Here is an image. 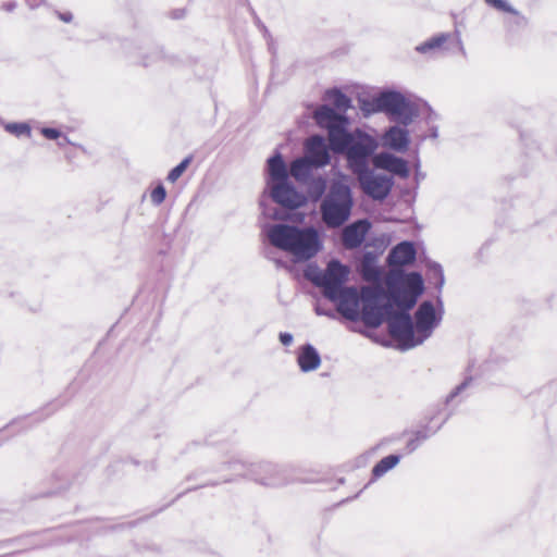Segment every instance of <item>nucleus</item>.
Segmentation results:
<instances>
[{
  "label": "nucleus",
  "mask_w": 557,
  "mask_h": 557,
  "mask_svg": "<svg viewBox=\"0 0 557 557\" xmlns=\"http://www.w3.org/2000/svg\"><path fill=\"white\" fill-rule=\"evenodd\" d=\"M426 438H428V435L425 433L418 432L416 434V436L408 442V444H407L408 451L412 453L413 450H416L419 447V445Z\"/></svg>",
  "instance_id": "29"
},
{
  "label": "nucleus",
  "mask_w": 557,
  "mask_h": 557,
  "mask_svg": "<svg viewBox=\"0 0 557 557\" xmlns=\"http://www.w3.org/2000/svg\"><path fill=\"white\" fill-rule=\"evenodd\" d=\"M313 169L317 168L304 156L290 163L289 175L299 182H304L311 175Z\"/></svg>",
  "instance_id": "21"
},
{
  "label": "nucleus",
  "mask_w": 557,
  "mask_h": 557,
  "mask_svg": "<svg viewBox=\"0 0 557 557\" xmlns=\"http://www.w3.org/2000/svg\"><path fill=\"white\" fill-rule=\"evenodd\" d=\"M313 116L320 127L327 129L330 146L334 143V135L339 137L342 133L347 131V119L335 112V110L329 106L318 108Z\"/></svg>",
  "instance_id": "11"
},
{
  "label": "nucleus",
  "mask_w": 557,
  "mask_h": 557,
  "mask_svg": "<svg viewBox=\"0 0 557 557\" xmlns=\"http://www.w3.org/2000/svg\"><path fill=\"white\" fill-rule=\"evenodd\" d=\"M0 124H4V123L0 120Z\"/></svg>",
  "instance_id": "41"
},
{
  "label": "nucleus",
  "mask_w": 557,
  "mask_h": 557,
  "mask_svg": "<svg viewBox=\"0 0 557 557\" xmlns=\"http://www.w3.org/2000/svg\"><path fill=\"white\" fill-rule=\"evenodd\" d=\"M453 35L450 33H440L425 41L417 45L414 50L426 57L428 59H432L437 57L438 54L447 51V44L451 39Z\"/></svg>",
  "instance_id": "18"
},
{
  "label": "nucleus",
  "mask_w": 557,
  "mask_h": 557,
  "mask_svg": "<svg viewBox=\"0 0 557 557\" xmlns=\"http://www.w3.org/2000/svg\"><path fill=\"white\" fill-rule=\"evenodd\" d=\"M40 134L49 140H59L61 138V132L53 127H41Z\"/></svg>",
  "instance_id": "30"
},
{
  "label": "nucleus",
  "mask_w": 557,
  "mask_h": 557,
  "mask_svg": "<svg viewBox=\"0 0 557 557\" xmlns=\"http://www.w3.org/2000/svg\"><path fill=\"white\" fill-rule=\"evenodd\" d=\"M57 144L59 147H64L65 145L71 144V140L66 135H63L61 133V138L59 140H57Z\"/></svg>",
  "instance_id": "36"
},
{
  "label": "nucleus",
  "mask_w": 557,
  "mask_h": 557,
  "mask_svg": "<svg viewBox=\"0 0 557 557\" xmlns=\"http://www.w3.org/2000/svg\"><path fill=\"white\" fill-rule=\"evenodd\" d=\"M442 313L436 312L434 305L425 300L420 304L419 308L414 313V327L418 341L416 343L423 344L428 339L434 329L441 323Z\"/></svg>",
  "instance_id": "10"
},
{
  "label": "nucleus",
  "mask_w": 557,
  "mask_h": 557,
  "mask_svg": "<svg viewBox=\"0 0 557 557\" xmlns=\"http://www.w3.org/2000/svg\"><path fill=\"white\" fill-rule=\"evenodd\" d=\"M362 109L367 114L383 112L403 126H409L418 116L417 107L401 92L395 90L382 91Z\"/></svg>",
  "instance_id": "6"
},
{
  "label": "nucleus",
  "mask_w": 557,
  "mask_h": 557,
  "mask_svg": "<svg viewBox=\"0 0 557 557\" xmlns=\"http://www.w3.org/2000/svg\"><path fill=\"white\" fill-rule=\"evenodd\" d=\"M284 473V469L270 462L251 466L249 470V474L253 476L255 480L270 486H278L287 483Z\"/></svg>",
  "instance_id": "14"
},
{
  "label": "nucleus",
  "mask_w": 557,
  "mask_h": 557,
  "mask_svg": "<svg viewBox=\"0 0 557 557\" xmlns=\"http://www.w3.org/2000/svg\"><path fill=\"white\" fill-rule=\"evenodd\" d=\"M190 162H191V157H186L185 159H183L176 166H174L169 172L166 180L170 183H175L186 171V169L188 168Z\"/></svg>",
  "instance_id": "26"
},
{
  "label": "nucleus",
  "mask_w": 557,
  "mask_h": 557,
  "mask_svg": "<svg viewBox=\"0 0 557 557\" xmlns=\"http://www.w3.org/2000/svg\"><path fill=\"white\" fill-rule=\"evenodd\" d=\"M330 148L346 157L348 169L355 174L369 168L370 160L375 156L380 144L375 137L361 131L344 132L339 137L333 136Z\"/></svg>",
  "instance_id": "4"
},
{
  "label": "nucleus",
  "mask_w": 557,
  "mask_h": 557,
  "mask_svg": "<svg viewBox=\"0 0 557 557\" xmlns=\"http://www.w3.org/2000/svg\"><path fill=\"white\" fill-rule=\"evenodd\" d=\"M371 224L368 220H358L346 227L342 232V243L347 249H355L363 243Z\"/></svg>",
  "instance_id": "17"
},
{
  "label": "nucleus",
  "mask_w": 557,
  "mask_h": 557,
  "mask_svg": "<svg viewBox=\"0 0 557 557\" xmlns=\"http://www.w3.org/2000/svg\"><path fill=\"white\" fill-rule=\"evenodd\" d=\"M469 385V381H465L459 386L456 387V389L448 396L447 401L453 399L455 396L460 394L467 386Z\"/></svg>",
  "instance_id": "34"
},
{
  "label": "nucleus",
  "mask_w": 557,
  "mask_h": 557,
  "mask_svg": "<svg viewBox=\"0 0 557 557\" xmlns=\"http://www.w3.org/2000/svg\"><path fill=\"white\" fill-rule=\"evenodd\" d=\"M456 37H457V44H458V48H459L460 52L462 54H466V50H465V47H463V44H462L459 33H456Z\"/></svg>",
  "instance_id": "37"
},
{
  "label": "nucleus",
  "mask_w": 557,
  "mask_h": 557,
  "mask_svg": "<svg viewBox=\"0 0 557 557\" xmlns=\"http://www.w3.org/2000/svg\"><path fill=\"white\" fill-rule=\"evenodd\" d=\"M515 18L512 21H508L509 25H515L517 27H523L527 25V18L525 16L521 15L519 11H517V14H513Z\"/></svg>",
  "instance_id": "31"
},
{
  "label": "nucleus",
  "mask_w": 557,
  "mask_h": 557,
  "mask_svg": "<svg viewBox=\"0 0 557 557\" xmlns=\"http://www.w3.org/2000/svg\"><path fill=\"white\" fill-rule=\"evenodd\" d=\"M372 163L375 169L387 171L400 178H407L410 174L408 162L391 152L383 151L376 153L372 159Z\"/></svg>",
  "instance_id": "15"
},
{
  "label": "nucleus",
  "mask_w": 557,
  "mask_h": 557,
  "mask_svg": "<svg viewBox=\"0 0 557 557\" xmlns=\"http://www.w3.org/2000/svg\"><path fill=\"white\" fill-rule=\"evenodd\" d=\"M325 187H326V182L324 178L320 177L314 182V188L317 189L319 196L324 193Z\"/></svg>",
  "instance_id": "32"
},
{
  "label": "nucleus",
  "mask_w": 557,
  "mask_h": 557,
  "mask_svg": "<svg viewBox=\"0 0 557 557\" xmlns=\"http://www.w3.org/2000/svg\"><path fill=\"white\" fill-rule=\"evenodd\" d=\"M381 145L396 152H405L410 145V134L407 126L393 125L381 136Z\"/></svg>",
  "instance_id": "16"
},
{
  "label": "nucleus",
  "mask_w": 557,
  "mask_h": 557,
  "mask_svg": "<svg viewBox=\"0 0 557 557\" xmlns=\"http://www.w3.org/2000/svg\"><path fill=\"white\" fill-rule=\"evenodd\" d=\"M401 309L404 312L399 313H395L393 309L389 314L384 317V320L387 319L389 333L400 343V348H413L420 345L416 343L418 341L416 327L411 317L406 312L409 309Z\"/></svg>",
  "instance_id": "8"
},
{
  "label": "nucleus",
  "mask_w": 557,
  "mask_h": 557,
  "mask_svg": "<svg viewBox=\"0 0 557 557\" xmlns=\"http://www.w3.org/2000/svg\"><path fill=\"white\" fill-rule=\"evenodd\" d=\"M305 157L317 169L327 165L331 161L330 149L325 139L320 135L309 137L305 143Z\"/></svg>",
  "instance_id": "13"
},
{
  "label": "nucleus",
  "mask_w": 557,
  "mask_h": 557,
  "mask_svg": "<svg viewBox=\"0 0 557 557\" xmlns=\"http://www.w3.org/2000/svg\"><path fill=\"white\" fill-rule=\"evenodd\" d=\"M416 248L410 242L397 244L388 253L387 261L392 267L385 283L389 299L399 308L411 309L417 304L418 297L423 293V278L420 273L406 274L400 269L416 260Z\"/></svg>",
  "instance_id": "2"
},
{
  "label": "nucleus",
  "mask_w": 557,
  "mask_h": 557,
  "mask_svg": "<svg viewBox=\"0 0 557 557\" xmlns=\"http://www.w3.org/2000/svg\"><path fill=\"white\" fill-rule=\"evenodd\" d=\"M265 236L272 246L288 252L295 262L314 258L323 247L319 232L312 226L276 223L265 228Z\"/></svg>",
  "instance_id": "3"
},
{
  "label": "nucleus",
  "mask_w": 557,
  "mask_h": 557,
  "mask_svg": "<svg viewBox=\"0 0 557 557\" xmlns=\"http://www.w3.org/2000/svg\"><path fill=\"white\" fill-rule=\"evenodd\" d=\"M485 2L498 11L517 14V10L507 0H485Z\"/></svg>",
  "instance_id": "27"
},
{
  "label": "nucleus",
  "mask_w": 557,
  "mask_h": 557,
  "mask_svg": "<svg viewBox=\"0 0 557 557\" xmlns=\"http://www.w3.org/2000/svg\"><path fill=\"white\" fill-rule=\"evenodd\" d=\"M297 362L304 372H309L320 366L321 358L317 350H301L297 357Z\"/></svg>",
  "instance_id": "22"
},
{
  "label": "nucleus",
  "mask_w": 557,
  "mask_h": 557,
  "mask_svg": "<svg viewBox=\"0 0 557 557\" xmlns=\"http://www.w3.org/2000/svg\"><path fill=\"white\" fill-rule=\"evenodd\" d=\"M166 197V190L162 184H159L150 194V200L153 205H161Z\"/></svg>",
  "instance_id": "28"
},
{
  "label": "nucleus",
  "mask_w": 557,
  "mask_h": 557,
  "mask_svg": "<svg viewBox=\"0 0 557 557\" xmlns=\"http://www.w3.org/2000/svg\"><path fill=\"white\" fill-rule=\"evenodd\" d=\"M434 270L435 272L438 274V278H440V285L442 286L444 284V273H443V269L440 264H435L434 265Z\"/></svg>",
  "instance_id": "35"
},
{
  "label": "nucleus",
  "mask_w": 557,
  "mask_h": 557,
  "mask_svg": "<svg viewBox=\"0 0 557 557\" xmlns=\"http://www.w3.org/2000/svg\"><path fill=\"white\" fill-rule=\"evenodd\" d=\"M304 274L307 280L322 288L326 298H334L337 292L345 288L344 284L348 280L349 269L333 259L327 263L325 270H321L317 264H308Z\"/></svg>",
  "instance_id": "7"
},
{
  "label": "nucleus",
  "mask_w": 557,
  "mask_h": 557,
  "mask_svg": "<svg viewBox=\"0 0 557 557\" xmlns=\"http://www.w3.org/2000/svg\"><path fill=\"white\" fill-rule=\"evenodd\" d=\"M236 466H238L240 469L244 468L243 463H237Z\"/></svg>",
  "instance_id": "40"
},
{
  "label": "nucleus",
  "mask_w": 557,
  "mask_h": 557,
  "mask_svg": "<svg viewBox=\"0 0 557 557\" xmlns=\"http://www.w3.org/2000/svg\"><path fill=\"white\" fill-rule=\"evenodd\" d=\"M301 348L309 349V348H313V346H312V345H310V344H306V345H304Z\"/></svg>",
  "instance_id": "39"
},
{
  "label": "nucleus",
  "mask_w": 557,
  "mask_h": 557,
  "mask_svg": "<svg viewBox=\"0 0 557 557\" xmlns=\"http://www.w3.org/2000/svg\"><path fill=\"white\" fill-rule=\"evenodd\" d=\"M269 189L271 198L284 208L298 209L306 203V197L289 181L272 184Z\"/></svg>",
  "instance_id": "12"
},
{
  "label": "nucleus",
  "mask_w": 557,
  "mask_h": 557,
  "mask_svg": "<svg viewBox=\"0 0 557 557\" xmlns=\"http://www.w3.org/2000/svg\"><path fill=\"white\" fill-rule=\"evenodd\" d=\"M329 299L336 304L343 317L350 321L361 320L369 327L380 326L393 310V304L385 301L382 285L363 286L360 293L356 287H345Z\"/></svg>",
  "instance_id": "1"
},
{
  "label": "nucleus",
  "mask_w": 557,
  "mask_h": 557,
  "mask_svg": "<svg viewBox=\"0 0 557 557\" xmlns=\"http://www.w3.org/2000/svg\"><path fill=\"white\" fill-rule=\"evenodd\" d=\"M360 273L364 281L381 285L382 272L377 265L376 257L373 252H366L360 263Z\"/></svg>",
  "instance_id": "20"
},
{
  "label": "nucleus",
  "mask_w": 557,
  "mask_h": 557,
  "mask_svg": "<svg viewBox=\"0 0 557 557\" xmlns=\"http://www.w3.org/2000/svg\"><path fill=\"white\" fill-rule=\"evenodd\" d=\"M399 456L389 455L380 460L372 470V474L374 478H381L387 471L396 467L399 462Z\"/></svg>",
  "instance_id": "23"
},
{
  "label": "nucleus",
  "mask_w": 557,
  "mask_h": 557,
  "mask_svg": "<svg viewBox=\"0 0 557 557\" xmlns=\"http://www.w3.org/2000/svg\"><path fill=\"white\" fill-rule=\"evenodd\" d=\"M326 99L337 110L346 111L350 107V99L341 90L332 89L326 92Z\"/></svg>",
  "instance_id": "24"
},
{
  "label": "nucleus",
  "mask_w": 557,
  "mask_h": 557,
  "mask_svg": "<svg viewBox=\"0 0 557 557\" xmlns=\"http://www.w3.org/2000/svg\"><path fill=\"white\" fill-rule=\"evenodd\" d=\"M268 187L272 184L283 183L288 181L289 170L287 169L281 153H275L268 159Z\"/></svg>",
  "instance_id": "19"
},
{
  "label": "nucleus",
  "mask_w": 557,
  "mask_h": 557,
  "mask_svg": "<svg viewBox=\"0 0 557 557\" xmlns=\"http://www.w3.org/2000/svg\"><path fill=\"white\" fill-rule=\"evenodd\" d=\"M60 18L66 23L72 21V14L71 13H63L60 14Z\"/></svg>",
  "instance_id": "38"
},
{
  "label": "nucleus",
  "mask_w": 557,
  "mask_h": 557,
  "mask_svg": "<svg viewBox=\"0 0 557 557\" xmlns=\"http://www.w3.org/2000/svg\"><path fill=\"white\" fill-rule=\"evenodd\" d=\"M3 127L8 133L16 137L25 136L29 138L32 136V128L28 123H4Z\"/></svg>",
  "instance_id": "25"
},
{
  "label": "nucleus",
  "mask_w": 557,
  "mask_h": 557,
  "mask_svg": "<svg viewBox=\"0 0 557 557\" xmlns=\"http://www.w3.org/2000/svg\"><path fill=\"white\" fill-rule=\"evenodd\" d=\"M352 193L344 183H333L320 205L322 221L330 228L343 226L351 215Z\"/></svg>",
  "instance_id": "5"
},
{
  "label": "nucleus",
  "mask_w": 557,
  "mask_h": 557,
  "mask_svg": "<svg viewBox=\"0 0 557 557\" xmlns=\"http://www.w3.org/2000/svg\"><path fill=\"white\" fill-rule=\"evenodd\" d=\"M280 342L283 346H289L293 343V335L290 333H280Z\"/></svg>",
  "instance_id": "33"
},
{
  "label": "nucleus",
  "mask_w": 557,
  "mask_h": 557,
  "mask_svg": "<svg viewBox=\"0 0 557 557\" xmlns=\"http://www.w3.org/2000/svg\"><path fill=\"white\" fill-rule=\"evenodd\" d=\"M364 194L375 200H384L391 193L394 180L393 177L376 173L370 168L355 173Z\"/></svg>",
  "instance_id": "9"
}]
</instances>
